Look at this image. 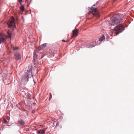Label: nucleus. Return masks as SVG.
I'll return each instance as SVG.
<instances>
[{
    "label": "nucleus",
    "mask_w": 134,
    "mask_h": 134,
    "mask_svg": "<svg viewBox=\"0 0 134 134\" xmlns=\"http://www.w3.org/2000/svg\"><path fill=\"white\" fill-rule=\"evenodd\" d=\"M31 66L30 65L26 68L25 70L26 71L25 73L24 77V80H25V81H28L29 78L30 77V76H32L31 73Z\"/></svg>",
    "instance_id": "f257e3e1"
},
{
    "label": "nucleus",
    "mask_w": 134,
    "mask_h": 134,
    "mask_svg": "<svg viewBox=\"0 0 134 134\" xmlns=\"http://www.w3.org/2000/svg\"><path fill=\"white\" fill-rule=\"evenodd\" d=\"M119 15H115L113 16L111 19V24L112 25H117L120 23L122 21V19H119Z\"/></svg>",
    "instance_id": "f03ea898"
},
{
    "label": "nucleus",
    "mask_w": 134,
    "mask_h": 134,
    "mask_svg": "<svg viewBox=\"0 0 134 134\" xmlns=\"http://www.w3.org/2000/svg\"><path fill=\"white\" fill-rule=\"evenodd\" d=\"M124 26L122 24H120L117 25L114 29V33L115 34H119L124 29H123Z\"/></svg>",
    "instance_id": "7ed1b4c3"
},
{
    "label": "nucleus",
    "mask_w": 134,
    "mask_h": 134,
    "mask_svg": "<svg viewBox=\"0 0 134 134\" xmlns=\"http://www.w3.org/2000/svg\"><path fill=\"white\" fill-rule=\"evenodd\" d=\"M91 14H92L94 16H96L98 17L100 16L99 13L97 9L93 7L91 8L90 10L88 13V15Z\"/></svg>",
    "instance_id": "20e7f679"
},
{
    "label": "nucleus",
    "mask_w": 134,
    "mask_h": 134,
    "mask_svg": "<svg viewBox=\"0 0 134 134\" xmlns=\"http://www.w3.org/2000/svg\"><path fill=\"white\" fill-rule=\"evenodd\" d=\"M10 18L11 20L9 23V28L11 27L14 30L16 28L15 23V18L13 16H12Z\"/></svg>",
    "instance_id": "39448f33"
},
{
    "label": "nucleus",
    "mask_w": 134,
    "mask_h": 134,
    "mask_svg": "<svg viewBox=\"0 0 134 134\" xmlns=\"http://www.w3.org/2000/svg\"><path fill=\"white\" fill-rule=\"evenodd\" d=\"M7 37L4 34H0V44L4 42Z\"/></svg>",
    "instance_id": "423d86ee"
},
{
    "label": "nucleus",
    "mask_w": 134,
    "mask_h": 134,
    "mask_svg": "<svg viewBox=\"0 0 134 134\" xmlns=\"http://www.w3.org/2000/svg\"><path fill=\"white\" fill-rule=\"evenodd\" d=\"M14 56L16 60H20L21 58L20 54L16 52L14 53Z\"/></svg>",
    "instance_id": "0eeeda50"
},
{
    "label": "nucleus",
    "mask_w": 134,
    "mask_h": 134,
    "mask_svg": "<svg viewBox=\"0 0 134 134\" xmlns=\"http://www.w3.org/2000/svg\"><path fill=\"white\" fill-rule=\"evenodd\" d=\"M46 129L47 128H45L42 130H37V134H43L45 133Z\"/></svg>",
    "instance_id": "6e6552de"
},
{
    "label": "nucleus",
    "mask_w": 134,
    "mask_h": 134,
    "mask_svg": "<svg viewBox=\"0 0 134 134\" xmlns=\"http://www.w3.org/2000/svg\"><path fill=\"white\" fill-rule=\"evenodd\" d=\"M2 118L3 119V122L5 124H7L8 121L7 120V117L5 116H4Z\"/></svg>",
    "instance_id": "1a4fd4ad"
},
{
    "label": "nucleus",
    "mask_w": 134,
    "mask_h": 134,
    "mask_svg": "<svg viewBox=\"0 0 134 134\" xmlns=\"http://www.w3.org/2000/svg\"><path fill=\"white\" fill-rule=\"evenodd\" d=\"M46 46V43H44L42 44L41 46H39L38 49L39 50H41L44 49Z\"/></svg>",
    "instance_id": "9d476101"
},
{
    "label": "nucleus",
    "mask_w": 134,
    "mask_h": 134,
    "mask_svg": "<svg viewBox=\"0 0 134 134\" xmlns=\"http://www.w3.org/2000/svg\"><path fill=\"white\" fill-rule=\"evenodd\" d=\"M105 38V37L103 35L102 36L100 37L99 38V41H102L103 40H104Z\"/></svg>",
    "instance_id": "9b49d317"
},
{
    "label": "nucleus",
    "mask_w": 134,
    "mask_h": 134,
    "mask_svg": "<svg viewBox=\"0 0 134 134\" xmlns=\"http://www.w3.org/2000/svg\"><path fill=\"white\" fill-rule=\"evenodd\" d=\"M79 30L77 29H75L73 31L72 34H77L79 32Z\"/></svg>",
    "instance_id": "f8f14e48"
},
{
    "label": "nucleus",
    "mask_w": 134,
    "mask_h": 134,
    "mask_svg": "<svg viewBox=\"0 0 134 134\" xmlns=\"http://www.w3.org/2000/svg\"><path fill=\"white\" fill-rule=\"evenodd\" d=\"M77 36L78 34H72L71 37V38L74 39Z\"/></svg>",
    "instance_id": "ddd939ff"
},
{
    "label": "nucleus",
    "mask_w": 134,
    "mask_h": 134,
    "mask_svg": "<svg viewBox=\"0 0 134 134\" xmlns=\"http://www.w3.org/2000/svg\"><path fill=\"white\" fill-rule=\"evenodd\" d=\"M18 122L20 124L22 125H24V122L23 120H21L19 121Z\"/></svg>",
    "instance_id": "4468645a"
},
{
    "label": "nucleus",
    "mask_w": 134,
    "mask_h": 134,
    "mask_svg": "<svg viewBox=\"0 0 134 134\" xmlns=\"http://www.w3.org/2000/svg\"><path fill=\"white\" fill-rule=\"evenodd\" d=\"M37 59V56L35 53H34V55L33 56V60L34 61L36 60Z\"/></svg>",
    "instance_id": "2eb2a0df"
},
{
    "label": "nucleus",
    "mask_w": 134,
    "mask_h": 134,
    "mask_svg": "<svg viewBox=\"0 0 134 134\" xmlns=\"http://www.w3.org/2000/svg\"><path fill=\"white\" fill-rule=\"evenodd\" d=\"M20 10L22 12H23L24 10V7L23 5H22L20 7Z\"/></svg>",
    "instance_id": "dca6fc26"
},
{
    "label": "nucleus",
    "mask_w": 134,
    "mask_h": 134,
    "mask_svg": "<svg viewBox=\"0 0 134 134\" xmlns=\"http://www.w3.org/2000/svg\"><path fill=\"white\" fill-rule=\"evenodd\" d=\"M49 95H50V97H49V100H50L51 98H52V95L51 93H49Z\"/></svg>",
    "instance_id": "f3484780"
},
{
    "label": "nucleus",
    "mask_w": 134,
    "mask_h": 134,
    "mask_svg": "<svg viewBox=\"0 0 134 134\" xmlns=\"http://www.w3.org/2000/svg\"><path fill=\"white\" fill-rule=\"evenodd\" d=\"M22 1V0H18V2L20 3L21 5H22V4L21 3V2Z\"/></svg>",
    "instance_id": "a211bd4d"
},
{
    "label": "nucleus",
    "mask_w": 134,
    "mask_h": 134,
    "mask_svg": "<svg viewBox=\"0 0 134 134\" xmlns=\"http://www.w3.org/2000/svg\"><path fill=\"white\" fill-rule=\"evenodd\" d=\"M18 49V47H16V48H15L14 47H13V49L15 50H17V49Z\"/></svg>",
    "instance_id": "6ab92c4d"
},
{
    "label": "nucleus",
    "mask_w": 134,
    "mask_h": 134,
    "mask_svg": "<svg viewBox=\"0 0 134 134\" xmlns=\"http://www.w3.org/2000/svg\"><path fill=\"white\" fill-rule=\"evenodd\" d=\"M4 83L6 85H8V82H6V81H4Z\"/></svg>",
    "instance_id": "aec40b11"
},
{
    "label": "nucleus",
    "mask_w": 134,
    "mask_h": 134,
    "mask_svg": "<svg viewBox=\"0 0 134 134\" xmlns=\"http://www.w3.org/2000/svg\"><path fill=\"white\" fill-rule=\"evenodd\" d=\"M68 41V40H67V41H65V40H62V41L63 42H67Z\"/></svg>",
    "instance_id": "412c9836"
},
{
    "label": "nucleus",
    "mask_w": 134,
    "mask_h": 134,
    "mask_svg": "<svg viewBox=\"0 0 134 134\" xmlns=\"http://www.w3.org/2000/svg\"><path fill=\"white\" fill-rule=\"evenodd\" d=\"M59 125V123L58 122H57V124H56V126H58Z\"/></svg>",
    "instance_id": "4be33fe9"
},
{
    "label": "nucleus",
    "mask_w": 134,
    "mask_h": 134,
    "mask_svg": "<svg viewBox=\"0 0 134 134\" xmlns=\"http://www.w3.org/2000/svg\"><path fill=\"white\" fill-rule=\"evenodd\" d=\"M11 34H9V38H10V37H11Z\"/></svg>",
    "instance_id": "5701e85b"
},
{
    "label": "nucleus",
    "mask_w": 134,
    "mask_h": 134,
    "mask_svg": "<svg viewBox=\"0 0 134 134\" xmlns=\"http://www.w3.org/2000/svg\"><path fill=\"white\" fill-rule=\"evenodd\" d=\"M7 24L8 25V22L7 21Z\"/></svg>",
    "instance_id": "b1692460"
},
{
    "label": "nucleus",
    "mask_w": 134,
    "mask_h": 134,
    "mask_svg": "<svg viewBox=\"0 0 134 134\" xmlns=\"http://www.w3.org/2000/svg\"><path fill=\"white\" fill-rule=\"evenodd\" d=\"M7 34H8V31H7Z\"/></svg>",
    "instance_id": "393cba45"
},
{
    "label": "nucleus",
    "mask_w": 134,
    "mask_h": 134,
    "mask_svg": "<svg viewBox=\"0 0 134 134\" xmlns=\"http://www.w3.org/2000/svg\"><path fill=\"white\" fill-rule=\"evenodd\" d=\"M32 112H33V113H34V112H33V111H32Z\"/></svg>",
    "instance_id": "a878e982"
},
{
    "label": "nucleus",
    "mask_w": 134,
    "mask_h": 134,
    "mask_svg": "<svg viewBox=\"0 0 134 134\" xmlns=\"http://www.w3.org/2000/svg\"><path fill=\"white\" fill-rule=\"evenodd\" d=\"M26 1H27V0H25Z\"/></svg>",
    "instance_id": "bb28decb"
},
{
    "label": "nucleus",
    "mask_w": 134,
    "mask_h": 134,
    "mask_svg": "<svg viewBox=\"0 0 134 134\" xmlns=\"http://www.w3.org/2000/svg\"><path fill=\"white\" fill-rule=\"evenodd\" d=\"M10 34V32H9V34Z\"/></svg>",
    "instance_id": "cd10ccee"
},
{
    "label": "nucleus",
    "mask_w": 134,
    "mask_h": 134,
    "mask_svg": "<svg viewBox=\"0 0 134 134\" xmlns=\"http://www.w3.org/2000/svg\"><path fill=\"white\" fill-rule=\"evenodd\" d=\"M0 34H1V33L0 32Z\"/></svg>",
    "instance_id": "c85d7f7f"
}]
</instances>
